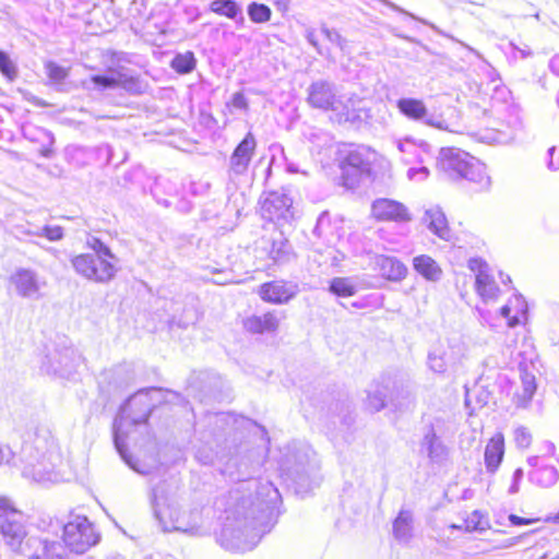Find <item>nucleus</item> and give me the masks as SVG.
Segmentation results:
<instances>
[{"instance_id": "f257e3e1", "label": "nucleus", "mask_w": 559, "mask_h": 559, "mask_svg": "<svg viewBox=\"0 0 559 559\" xmlns=\"http://www.w3.org/2000/svg\"><path fill=\"white\" fill-rule=\"evenodd\" d=\"M247 490L254 489L255 498L245 497L239 489L215 501L223 512L218 544L231 552L252 550L275 523V509L281 501L278 489L270 481L253 480Z\"/></svg>"}, {"instance_id": "f03ea898", "label": "nucleus", "mask_w": 559, "mask_h": 559, "mask_svg": "<svg viewBox=\"0 0 559 559\" xmlns=\"http://www.w3.org/2000/svg\"><path fill=\"white\" fill-rule=\"evenodd\" d=\"M19 460L24 478L35 483L59 480L62 454L48 425L38 424L26 432Z\"/></svg>"}, {"instance_id": "7ed1b4c3", "label": "nucleus", "mask_w": 559, "mask_h": 559, "mask_svg": "<svg viewBox=\"0 0 559 559\" xmlns=\"http://www.w3.org/2000/svg\"><path fill=\"white\" fill-rule=\"evenodd\" d=\"M162 394L163 391L156 388L138 392L121 406L114 421V442L118 453L131 468L141 474L145 472L140 469L128 455L126 440L132 428L146 421L152 412V401L157 400Z\"/></svg>"}, {"instance_id": "20e7f679", "label": "nucleus", "mask_w": 559, "mask_h": 559, "mask_svg": "<svg viewBox=\"0 0 559 559\" xmlns=\"http://www.w3.org/2000/svg\"><path fill=\"white\" fill-rule=\"evenodd\" d=\"M153 511L164 532H182L197 534L201 527V512L199 510L181 511L180 518H173V512H178V502L163 483L153 489Z\"/></svg>"}, {"instance_id": "39448f33", "label": "nucleus", "mask_w": 559, "mask_h": 559, "mask_svg": "<svg viewBox=\"0 0 559 559\" xmlns=\"http://www.w3.org/2000/svg\"><path fill=\"white\" fill-rule=\"evenodd\" d=\"M438 169L452 180L466 179L480 188L490 186L486 166L465 151L454 147L441 148L438 156Z\"/></svg>"}, {"instance_id": "423d86ee", "label": "nucleus", "mask_w": 559, "mask_h": 559, "mask_svg": "<svg viewBox=\"0 0 559 559\" xmlns=\"http://www.w3.org/2000/svg\"><path fill=\"white\" fill-rule=\"evenodd\" d=\"M99 534L84 515H72L63 526L64 545L75 554H84L99 542Z\"/></svg>"}, {"instance_id": "0eeeda50", "label": "nucleus", "mask_w": 559, "mask_h": 559, "mask_svg": "<svg viewBox=\"0 0 559 559\" xmlns=\"http://www.w3.org/2000/svg\"><path fill=\"white\" fill-rule=\"evenodd\" d=\"M0 534L14 551L21 549L26 537L24 516L7 498H0Z\"/></svg>"}, {"instance_id": "6e6552de", "label": "nucleus", "mask_w": 559, "mask_h": 559, "mask_svg": "<svg viewBox=\"0 0 559 559\" xmlns=\"http://www.w3.org/2000/svg\"><path fill=\"white\" fill-rule=\"evenodd\" d=\"M82 86L86 90L105 91L122 88L131 94L142 93V84L139 78L122 68H109L107 74L93 75L90 80L83 81Z\"/></svg>"}, {"instance_id": "1a4fd4ad", "label": "nucleus", "mask_w": 559, "mask_h": 559, "mask_svg": "<svg viewBox=\"0 0 559 559\" xmlns=\"http://www.w3.org/2000/svg\"><path fill=\"white\" fill-rule=\"evenodd\" d=\"M370 151L366 147L350 148L342 158L340 167L342 170L343 185L346 188H355L364 176L371 171Z\"/></svg>"}, {"instance_id": "9d476101", "label": "nucleus", "mask_w": 559, "mask_h": 559, "mask_svg": "<svg viewBox=\"0 0 559 559\" xmlns=\"http://www.w3.org/2000/svg\"><path fill=\"white\" fill-rule=\"evenodd\" d=\"M400 114L408 120L420 122L439 130H449L441 115L431 114L425 102L414 97H402L396 102Z\"/></svg>"}, {"instance_id": "9b49d317", "label": "nucleus", "mask_w": 559, "mask_h": 559, "mask_svg": "<svg viewBox=\"0 0 559 559\" xmlns=\"http://www.w3.org/2000/svg\"><path fill=\"white\" fill-rule=\"evenodd\" d=\"M9 283L19 297L33 300L41 298V290L47 285L36 271L27 267L16 269L10 275Z\"/></svg>"}, {"instance_id": "f8f14e48", "label": "nucleus", "mask_w": 559, "mask_h": 559, "mask_svg": "<svg viewBox=\"0 0 559 559\" xmlns=\"http://www.w3.org/2000/svg\"><path fill=\"white\" fill-rule=\"evenodd\" d=\"M12 234L22 241L38 243L36 239L46 238L49 241H59L63 238V228L58 225H40L35 221L25 219L12 226Z\"/></svg>"}, {"instance_id": "ddd939ff", "label": "nucleus", "mask_w": 559, "mask_h": 559, "mask_svg": "<svg viewBox=\"0 0 559 559\" xmlns=\"http://www.w3.org/2000/svg\"><path fill=\"white\" fill-rule=\"evenodd\" d=\"M82 357L73 347L56 348L48 354L41 368L47 373L59 374L60 377L70 376L81 364Z\"/></svg>"}, {"instance_id": "4468645a", "label": "nucleus", "mask_w": 559, "mask_h": 559, "mask_svg": "<svg viewBox=\"0 0 559 559\" xmlns=\"http://www.w3.org/2000/svg\"><path fill=\"white\" fill-rule=\"evenodd\" d=\"M464 356V345L461 342L438 343L428 353V368L436 373H444L449 365L456 364Z\"/></svg>"}, {"instance_id": "2eb2a0df", "label": "nucleus", "mask_w": 559, "mask_h": 559, "mask_svg": "<svg viewBox=\"0 0 559 559\" xmlns=\"http://www.w3.org/2000/svg\"><path fill=\"white\" fill-rule=\"evenodd\" d=\"M262 216L271 222L289 219L292 214L293 200L283 191H271L264 193L260 200Z\"/></svg>"}, {"instance_id": "dca6fc26", "label": "nucleus", "mask_w": 559, "mask_h": 559, "mask_svg": "<svg viewBox=\"0 0 559 559\" xmlns=\"http://www.w3.org/2000/svg\"><path fill=\"white\" fill-rule=\"evenodd\" d=\"M468 269L476 273L475 287L485 302L497 300L500 289L488 273V265L480 259H469Z\"/></svg>"}, {"instance_id": "f3484780", "label": "nucleus", "mask_w": 559, "mask_h": 559, "mask_svg": "<svg viewBox=\"0 0 559 559\" xmlns=\"http://www.w3.org/2000/svg\"><path fill=\"white\" fill-rule=\"evenodd\" d=\"M257 148V140L251 132H248L242 141L236 146L229 158V175L243 176L247 174L251 159Z\"/></svg>"}, {"instance_id": "a211bd4d", "label": "nucleus", "mask_w": 559, "mask_h": 559, "mask_svg": "<svg viewBox=\"0 0 559 559\" xmlns=\"http://www.w3.org/2000/svg\"><path fill=\"white\" fill-rule=\"evenodd\" d=\"M298 293V286L285 281H272L264 283L259 288V295L262 300L282 305L287 304Z\"/></svg>"}, {"instance_id": "6ab92c4d", "label": "nucleus", "mask_w": 559, "mask_h": 559, "mask_svg": "<svg viewBox=\"0 0 559 559\" xmlns=\"http://www.w3.org/2000/svg\"><path fill=\"white\" fill-rule=\"evenodd\" d=\"M372 215L378 221H391L396 223L409 222L412 216L407 207L395 200L378 199L371 206Z\"/></svg>"}, {"instance_id": "aec40b11", "label": "nucleus", "mask_w": 559, "mask_h": 559, "mask_svg": "<svg viewBox=\"0 0 559 559\" xmlns=\"http://www.w3.org/2000/svg\"><path fill=\"white\" fill-rule=\"evenodd\" d=\"M337 95L335 86L328 81L313 82L308 88V103L311 107L332 112Z\"/></svg>"}, {"instance_id": "412c9836", "label": "nucleus", "mask_w": 559, "mask_h": 559, "mask_svg": "<svg viewBox=\"0 0 559 559\" xmlns=\"http://www.w3.org/2000/svg\"><path fill=\"white\" fill-rule=\"evenodd\" d=\"M420 452L425 453L431 463L441 464L449 457V449L437 435L433 426L426 428L420 441Z\"/></svg>"}, {"instance_id": "4be33fe9", "label": "nucleus", "mask_w": 559, "mask_h": 559, "mask_svg": "<svg viewBox=\"0 0 559 559\" xmlns=\"http://www.w3.org/2000/svg\"><path fill=\"white\" fill-rule=\"evenodd\" d=\"M93 257L90 253L76 254L71 259V265L82 277L96 283H106L107 266L102 265L99 270L93 269Z\"/></svg>"}, {"instance_id": "5701e85b", "label": "nucleus", "mask_w": 559, "mask_h": 559, "mask_svg": "<svg viewBox=\"0 0 559 559\" xmlns=\"http://www.w3.org/2000/svg\"><path fill=\"white\" fill-rule=\"evenodd\" d=\"M391 378L383 377L367 390L366 406L371 412H379L390 403Z\"/></svg>"}, {"instance_id": "b1692460", "label": "nucleus", "mask_w": 559, "mask_h": 559, "mask_svg": "<svg viewBox=\"0 0 559 559\" xmlns=\"http://www.w3.org/2000/svg\"><path fill=\"white\" fill-rule=\"evenodd\" d=\"M423 222L427 228L440 239L447 241L451 239V229L440 206L433 205L428 207L425 211Z\"/></svg>"}, {"instance_id": "393cba45", "label": "nucleus", "mask_w": 559, "mask_h": 559, "mask_svg": "<svg viewBox=\"0 0 559 559\" xmlns=\"http://www.w3.org/2000/svg\"><path fill=\"white\" fill-rule=\"evenodd\" d=\"M361 100L354 94L338 95L333 106V118L337 122L353 121L358 118Z\"/></svg>"}, {"instance_id": "a878e982", "label": "nucleus", "mask_w": 559, "mask_h": 559, "mask_svg": "<svg viewBox=\"0 0 559 559\" xmlns=\"http://www.w3.org/2000/svg\"><path fill=\"white\" fill-rule=\"evenodd\" d=\"M26 547L29 549V554H25L27 559H63L59 554L60 545L55 542L29 537Z\"/></svg>"}, {"instance_id": "bb28decb", "label": "nucleus", "mask_w": 559, "mask_h": 559, "mask_svg": "<svg viewBox=\"0 0 559 559\" xmlns=\"http://www.w3.org/2000/svg\"><path fill=\"white\" fill-rule=\"evenodd\" d=\"M394 539L407 545L414 537V514L411 510L402 509L392 524Z\"/></svg>"}, {"instance_id": "cd10ccee", "label": "nucleus", "mask_w": 559, "mask_h": 559, "mask_svg": "<svg viewBox=\"0 0 559 559\" xmlns=\"http://www.w3.org/2000/svg\"><path fill=\"white\" fill-rule=\"evenodd\" d=\"M280 319L274 311L251 316L243 321L245 329L254 334L273 333L278 329Z\"/></svg>"}, {"instance_id": "c85d7f7f", "label": "nucleus", "mask_w": 559, "mask_h": 559, "mask_svg": "<svg viewBox=\"0 0 559 559\" xmlns=\"http://www.w3.org/2000/svg\"><path fill=\"white\" fill-rule=\"evenodd\" d=\"M504 455V438L498 432L490 438L485 449V465L489 473H495Z\"/></svg>"}, {"instance_id": "c756f323", "label": "nucleus", "mask_w": 559, "mask_h": 559, "mask_svg": "<svg viewBox=\"0 0 559 559\" xmlns=\"http://www.w3.org/2000/svg\"><path fill=\"white\" fill-rule=\"evenodd\" d=\"M501 316L507 319L508 325L514 328L526 319L527 305L522 296L514 295L500 309Z\"/></svg>"}, {"instance_id": "7c9ffc66", "label": "nucleus", "mask_w": 559, "mask_h": 559, "mask_svg": "<svg viewBox=\"0 0 559 559\" xmlns=\"http://www.w3.org/2000/svg\"><path fill=\"white\" fill-rule=\"evenodd\" d=\"M396 148L404 155L403 159L406 164L415 160L423 162L419 156V152L428 154L430 152V145L420 140L416 141L412 138L397 139L394 141Z\"/></svg>"}, {"instance_id": "2f4dec72", "label": "nucleus", "mask_w": 559, "mask_h": 559, "mask_svg": "<svg viewBox=\"0 0 559 559\" xmlns=\"http://www.w3.org/2000/svg\"><path fill=\"white\" fill-rule=\"evenodd\" d=\"M379 272L392 282H400L407 275V267L396 258L380 255L376 260Z\"/></svg>"}, {"instance_id": "473e14b6", "label": "nucleus", "mask_w": 559, "mask_h": 559, "mask_svg": "<svg viewBox=\"0 0 559 559\" xmlns=\"http://www.w3.org/2000/svg\"><path fill=\"white\" fill-rule=\"evenodd\" d=\"M413 266L417 273L430 282H437L442 276L439 264L429 255L421 254L413 259Z\"/></svg>"}, {"instance_id": "72a5a7b5", "label": "nucleus", "mask_w": 559, "mask_h": 559, "mask_svg": "<svg viewBox=\"0 0 559 559\" xmlns=\"http://www.w3.org/2000/svg\"><path fill=\"white\" fill-rule=\"evenodd\" d=\"M390 403L396 408L408 407L414 402L413 391L408 384L396 382L391 379Z\"/></svg>"}, {"instance_id": "f704fd0d", "label": "nucleus", "mask_w": 559, "mask_h": 559, "mask_svg": "<svg viewBox=\"0 0 559 559\" xmlns=\"http://www.w3.org/2000/svg\"><path fill=\"white\" fill-rule=\"evenodd\" d=\"M210 11L230 20H243L241 7L235 0H213L210 3Z\"/></svg>"}, {"instance_id": "c9c22d12", "label": "nucleus", "mask_w": 559, "mask_h": 559, "mask_svg": "<svg viewBox=\"0 0 559 559\" xmlns=\"http://www.w3.org/2000/svg\"><path fill=\"white\" fill-rule=\"evenodd\" d=\"M521 383H522V393L516 394L515 403L518 406L525 407L528 402L532 400L535 390H536V382H535V376L525 369H521Z\"/></svg>"}, {"instance_id": "e433bc0d", "label": "nucleus", "mask_w": 559, "mask_h": 559, "mask_svg": "<svg viewBox=\"0 0 559 559\" xmlns=\"http://www.w3.org/2000/svg\"><path fill=\"white\" fill-rule=\"evenodd\" d=\"M489 402V393L481 386H474L466 389L465 393V407L469 411V415L487 405Z\"/></svg>"}, {"instance_id": "4c0bfd02", "label": "nucleus", "mask_w": 559, "mask_h": 559, "mask_svg": "<svg viewBox=\"0 0 559 559\" xmlns=\"http://www.w3.org/2000/svg\"><path fill=\"white\" fill-rule=\"evenodd\" d=\"M558 477L559 473L557 468L548 465L535 468L530 473V479L542 487H550L555 485Z\"/></svg>"}, {"instance_id": "58836bf2", "label": "nucleus", "mask_w": 559, "mask_h": 559, "mask_svg": "<svg viewBox=\"0 0 559 559\" xmlns=\"http://www.w3.org/2000/svg\"><path fill=\"white\" fill-rule=\"evenodd\" d=\"M329 290L338 297H350L357 293V285L352 277H334L330 282Z\"/></svg>"}, {"instance_id": "ea45409f", "label": "nucleus", "mask_w": 559, "mask_h": 559, "mask_svg": "<svg viewBox=\"0 0 559 559\" xmlns=\"http://www.w3.org/2000/svg\"><path fill=\"white\" fill-rule=\"evenodd\" d=\"M171 67L179 73H189L195 67V58L190 51L179 53L174 58Z\"/></svg>"}, {"instance_id": "a19ab883", "label": "nucleus", "mask_w": 559, "mask_h": 559, "mask_svg": "<svg viewBox=\"0 0 559 559\" xmlns=\"http://www.w3.org/2000/svg\"><path fill=\"white\" fill-rule=\"evenodd\" d=\"M248 15L254 23H265L271 20V9L262 3L252 2L248 7Z\"/></svg>"}, {"instance_id": "79ce46f5", "label": "nucleus", "mask_w": 559, "mask_h": 559, "mask_svg": "<svg viewBox=\"0 0 559 559\" xmlns=\"http://www.w3.org/2000/svg\"><path fill=\"white\" fill-rule=\"evenodd\" d=\"M488 527V520L479 511L472 512L464 522V528L467 532H484Z\"/></svg>"}, {"instance_id": "37998d69", "label": "nucleus", "mask_w": 559, "mask_h": 559, "mask_svg": "<svg viewBox=\"0 0 559 559\" xmlns=\"http://www.w3.org/2000/svg\"><path fill=\"white\" fill-rule=\"evenodd\" d=\"M91 255L93 257V260H94L93 269H96L98 271L99 267H102V265L107 266L108 270H107L106 283L110 282L117 273V267L115 265L116 258H109V257H103V255H96V254H91Z\"/></svg>"}, {"instance_id": "c03bdc74", "label": "nucleus", "mask_w": 559, "mask_h": 559, "mask_svg": "<svg viewBox=\"0 0 559 559\" xmlns=\"http://www.w3.org/2000/svg\"><path fill=\"white\" fill-rule=\"evenodd\" d=\"M331 226H330V217L328 214L323 213L319 216L317 221V225L313 229V233L318 237L324 238L328 242L332 241V233H330Z\"/></svg>"}, {"instance_id": "a18cd8bd", "label": "nucleus", "mask_w": 559, "mask_h": 559, "mask_svg": "<svg viewBox=\"0 0 559 559\" xmlns=\"http://www.w3.org/2000/svg\"><path fill=\"white\" fill-rule=\"evenodd\" d=\"M513 436L516 447L521 449H526L530 447L532 442V435L527 428L523 426L515 428L513 431Z\"/></svg>"}, {"instance_id": "49530a36", "label": "nucleus", "mask_w": 559, "mask_h": 559, "mask_svg": "<svg viewBox=\"0 0 559 559\" xmlns=\"http://www.w3.org/2000/svg\"><path fill=\"white\" fill-rule=\"evenodd\" d=\"M321 31L330 43L335 44L342 51H345L347 41L337 31L330 29L326 26H322Z\"/></svg>"}, {"instance_id": "de8ad7c7", "label": "nucleus", "mask_w": 559, "mask_h": 559, "mask_svg": "<svg viewBox=\"0 0 559 559\" xmlns=\"http://www.w3.org/2000/svg\"><path fill=\"white\" fill-rule=\"evenodd\" d=\"M0 71L10 80L16 75L15 67L4 51H0Z\"/></svg>"}, {"instance_id": "09e8293b", "label": "nucleus", "mask_w": 559, "mask_h": 559, "mask_svg": "<svg viewBox=\"0 0 559 559\" xmlns=\"http://www.w3.org/2000/svg\"><path fill=\"white\" fill-rule=\"evenodd\" d=\"M88 246L93 250L91 254L96 255H103V257H109V258H116L111 250L106 246L103 241H100L97 238H93L92 240H88Z\"/></svg>"}, {"instance_id": "8fccbe9b", "label": "nucleus", "mask_w": 559, "mask_h": 559, "mask_svg": "<svg viewBox=\"0 0 559 559\" xmlns=\"http://www.w3.org/2000/svg\"><path fill=\"white\" fill-rule=\"evenodd\" d=\"M47 71H48V75L51 80H55V81H63L67 75H68V72L64 68L53 63V62H49L47 64Z\"/></svg>"}, {"instance_id": "3c124183", "label": "nucleus", "mask_w": 559, "mask_h": 559, "mask_svg": "<svg viewBox=\"0 0 559 559\" xmlns=\"http://www.w3.org/2000/svg\"><path fill=\"white\" fill-rule=\"evenodd\" d=\"M429 176V169L425 166L411 167L407 170V178L413 181H424Z\"/></svg>"}, {"instance_id": "603ef678", "label": "nucleus", "mask_w": 559, "mask_h": 559, "mask_svg": "<svg viewBox=\"0 0 559 559\" xmlns=\"http://www.w3.org/2000/svg\"><path fill=\"white\" fill-rule=\"evenodd\" d=\"M14 459V453L7 444L0 443V465H10Z\"/></svg>"}, {"instance_id": "864d4df0", "label": "nucleus", "mask_w": 559, "mask_h": 559, "mask_svg": "<svg viewBox=\"0 0 559 559\" xmlns=\"http://www.w3.org/2000/svg\"><path fill=\"white\" fill-rule=\"evenodd\" d=\"M230 104L237 109L246 110L248 108L247 98L241 92H237L233 95Z\"/></svg>"}, {"instance_id": "5fc2aeb1", "label": "nucleus", "mask_w": 559, "mask_h": 559, "mask_svg": "<svg viewBox=\"0 0 559 559\" xmlns=\"http://www.w3.org/2000/svg\"><path fill=\"white\" fill-rule=\"evenodd\" d=\"M549 160L547 163L548 169L556 171L559 169V153H557L556 147H550L548 150Z\"/></svg>"}, {"instance_id": "6e6d98bb", "label": "nucleus", "mask_w": 559, "mask_h": 559, "mask_svg": "<svg viewBox=\"0 0 559 559\" xmlns=\"http://www.w3.org/2000/svg\"><path fill=\"white\" fill-rule=\"evenodd\" d=\"M523 478V469L516 468L513 473V481L512 485L509 488V492L511 495L516 493L519 491V484Z\"/></svg>"}, {"instance_id": "4d7b16f0", "label": "nucleus", "mask_w": 559, "mask_h": 559, "mask_svg": "<svg viewBox=\"0 0 559 559\" xmlns=\"http://www.w3.org/2000/svg\"><path fill=\"white\" fill-rule=\"evenodd\" d=\"M306 39L320 55H323L313 28H308L306 31Z\"/></svg>"}, {"instance_id": "13d9d810", "label": "nucleus", "mask_w": 559, "mask_h": 559, "mask_svg": "<svg viewBox=\"0 0 559 559\" xmlns=\"http://www.w3.org/2000/svg\"><path fill=\"white\" fill-rule=\"evenodd\" d=\"M306 480V476L304 474L298 476V479L296 480V491L297 493L304 495L310 491V487H306L304 485Z\"/></svg>"}, {"instance_id": "bf43d9fd", "label": "nucleus", "mask_w": 559, "mask_h": 559, "mask_svg": "<svg viewBox=\"0 0 559 559\" xmlns=\"http://www.w3.org/2000/svg\"><path fill=\"white\" fill-rule=\"evenodd\" d=\"M509 521L511 522V524H512V525L519 526V525H526V524H531V523H533L535 520H532V519H525V518L518 516V515H515V514H511V515H509Z\"/></svg>"}, {"instance_id": "052dcab7", "label": "nucleus", "mask_w": 559, "mask_h": 559, "mask_svg": "<svg viewBox=\"0 0 559 559\" xmlns=\"http://www.w3.org/2000/svg\"><path fill=\"white\" fill-rule=\"evenodd\" d=\"M511 47H512L513 51L518 52L520 58H522V59H526V58L533 56V51L527 46H525L524 48H521L514 44H511Z\"/></svg>"}, {"instance_id": "680f3d73", "label": "nucleus", "mask_w": 559, "mask_h": 559, "mask_svg": "<svg viewBox=\"0 0 559 559\" xmlns=\"http://www.w3.org/2000/svg\"><path fill=\"white\" fill-rule=\"evenodd\" d=\"M549 69L556 75H559V53L554 56L549 62Z\"/></svg>"}, {"instance_id": "e2e57ef3", "label": "nucleus", "mask_w": 559, "mask_h": 559, "mask_svg": "<svg viewBox=\"0 0 559 559\" xmlns=\"http://www.w3.org/2000/svg\"><path fill=\"white\" fill-rule=\"evenodd\" d=\"M392 8H393L395 11H397V12H401V13H403V14H405V15H407V16H409V17H412V19H414V20H417V21H419V22H421V23H424V24H427V21L421 20V19H419V17H417V16L413 15V14H412V13H409V12H406L405 10H403V9H401V8H399V7L394 5V4H392Z\"/></svg>"}, {"instance_id": "0e129e2a", "label": "nucleus", "mask_w": 559, "mask_h": 559, "mask_svg": "<svg viewBox=\"0 0 559 559\" xmlns=\"http://www.w3.org/2000/svg\"><path fill=\"white\" fill-rule=\"evenodd\" d=\"M539 460H540V457H539V456H537V455H536V456H530V457L527 459V463H528V465H530V466H532V467H537Z\"/></svg>"}, {"instance_id": "69168bd1", "label": "nucleus", "mask_w": 559, "mask_h": 559, "mask_svg": "<svg viewBox=\"0 0 559 559\" xmlns=\"http://www.w3.org/2000/svg\"><path fill=\"white\" fill-rule=\"evenodd\" d=\"M286 169L287 171L292 173V174H296V173H299L300 170L298 169V167L294 164V163H287L286 164Z\"/></svg>"}, {"instance_id": "338daca9", "label": "nucleus", "mask_w": 559, "mask_h": 559, "mask_svg": "<svg viewBox=\"0 0 559 559\" xmlns=\"http://www.w3.org/2000/svg\"><path fill=\"white\" fill-rule=\"evenodd\" d=\"M554 452H555V445L552 443H550V442H547L545 444V453L554 454Z\"/></svg>"}, {"instance_id": "774afa93", "label": "nucleus", "mask_w": 559, "mask_h": 559, "mask_svg": "<svg viewBox=\"0 0 559 559\" xmlns=\"http://www.w3.org/2000/svg\"><path fill=\"white\" fill-rule=\"evenodd\" d=\"M275 3L277 5H282L283 9H286L287 8V4H288V0H275Z\"/></svg>"}]
</instances>
